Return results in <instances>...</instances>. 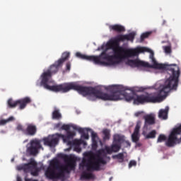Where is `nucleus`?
<instances>
[{
  "label": "nucleus",
  "instance_id": "ddd939ff",
  "mask_svg": "<svg viewBox=\"0 0 181 181\" xmlns=\"http://www.w3.org/2000/svg\"><path fill=\"white\" fill-rule=\"evenodd\" d=\"M27 127L24 131V135L26 136H35L37 134V127L34 124L28 123L26 124Z\"/></svg>",
  "mask_w": 181,
  "mask_h": 181
},
{
  "label": "nucleus",
  "instance_id": "1a4fd4ad",
  "mask_svg": "<svg viewBox=\"0 0 181 181\" xmlns=\"http://www.w3.org/2000/svg\"><path fill=\"white\" fill-rule=\"evenodd\" d=\"M61 134L57 133L52 136H49L47 138H45L43 139L44 141V145H47L48 146H50L51 148H53V146H56V145H58L59 140L60 138Z\"/></svg>",
  "mask_w": 181,
  "mask_h": 181
},
{
  "label": "nucleus",
  "instance_id": "79ce46f5",
  "mask_svg": "<svg viewBox=\"0 0 181 181\" xmlns=\"http://www.w3.org/2000/svg\"><path fill=\"white\" fill-rule=\"evenodd\" d=\"M75 149H78V151H81L80 148H75Z\"/></svg>",
  "mask_w": 181,
  "mask_h": 181
},
{
  "label": "nucleus",
  "instance_id": "dca6fc26",
  "mask_svg": "<svg viewBox=\"0 0 181 181\" xmlns=\"http://www.w3.org/2000/svg\"><path fill=\"white\" fill-rule=\"evenodd\" d=\"M109 29L110 30H113V32H117V33H122V32H125V27L119 24L110 25Z\"/></svg>",
  "mask_w": 181,
  "mask_h": 181
},
{
  "label": "nucleus",
  "instance_id": "393cba45",
  "mask_svg": "<svg viewBox=\"0 0 181 181\" xmlns=\"http://www.w3.org/2000/svg\"><path fill=\"white\" fill-rule=\"evenodd\" d=\"M91 136H92V141H93V146H97V138L98 135L97 133L94 132H91Z\"/></svg>",
  "mask_w": 181,
  "mask_h": 181
},
{
  "label": "nucleus",
  "instance_id": "20e7f679",
  "mask_svg": "<svg viewBox=\"0 0 181 181\" xmlns=\"http://www.w3.org/2000/svg\"><path fill=\"white\" fill-rule=\"evenodd\" d=\"M119 149H121V146L113 142L110 147L105 146V149L98 150L96 156L90 157L87 160H83L80 166L86 168L88 172H99L102 169V165H107V160L104 159L107 153L111 155L112 152H119Z\"/></svg>",
  "mask_w": 181,
  "mask_h": 181
},
{
  "label": "nucleus",
  "instance_id": "37998d69",
  "mask_svg": "<svg viewBox=\"0 0 181 181\" xmlns=\"http://www.w3.org/2000/svg\"><path fill=\"white\" fill-rule=\"evenodd\" d=\"M33 181H37V180H33Z\"/></svg>",
  "mask_w": 181,
  "mask_h": 181
},
{
  "label": "nucleus",
  "instance_id": "a211bd4d",
  "mask_svg": "<svg viewBox=\"0 0 181 181\" xmlns=\"http://www.w3.org/2000/svg\"><path fill=\"white\" fill-rule=\"evenodd\" d=\"M125 141V136L119 134H115L113 137V143L117 144V145H122Z\"/></svg>",
  "mask_w": 181,
  "mask_h": 181
},
{
  "label": "nucleus",
  "instance_id": "b1692460",
  "mask_svg": "<svg viewBox=\"0 0 181 181\" xmlns=\"http://www.w3.org/2000/svg\"><path fill=\"white\" fill-rule=\"evenodd\" d=\"M112 158L114 159H118L119 160V162L120 163H122V162H124V153H119V154L117 155H115V156H113Z\"/></svg>",
  "mask_w": 181,
  "mask_h": 181
},
{
  "label": "nucleus",
  "instance_id": "4468645a",
  "mask_svg": "<svg viewBox=\"0 0 181 181\" xmlns=\"http://www.w3.org/2000/svg\"><path fill=\"white\" fill-rule=\"evenodd\" d=\"M59 136L64 141V142L70 144V139H73V138L76 136V132L68 131L66 132V136L61 134Z\"/></svg>",
  "mask_w": 181,
  "mask_h": 181
},
{
  "label": "nucleus",
  "instance_id": "58836bf2",
  "mask_svg": "<svg viewBox=\"0 0 181 181\" xmlns=\"http://www.w3.org/2000/svg\"><path fill=\"white\" fill-rule=\"evenodd\" d=\"M98 50H104V45H102L101 47H99L98 48Z\"/></svg>",
  "mask_w": 181,
  "mask_h": 181
},
{
  "label": "nucleus",
  "instance_id": "2eb2a0df",
  "mask_svg": "<svg viewBox=\"0 0 181 181\" xmlns=\"http://www.w3.org/2000/svg\"><path fill=\"white\" fill-rule=\"evenodd\" d=\"M169 114V106H166L165 109H160L158 112V118L160 119H168V115Z\"/></svg>",
  "mask_w": 181,
  "mask_h": 181
},
{
  "label": "nucleus",
  "instance_id": "6e6552de",
  "mask_svg": "<svg viewBox=\"0 0 181 181\" xmlns=\"http://www.w3.org/2000/svg\"><path fill=\"white\" fill-rule=\"evenodd\" d=\"M40 140L34 139L30 141V146L27 148V152L32 156H36L39 153V149H42Z\"/></svg>",
  "mask_w": 181,
  "mask_h": 181
},
{
  "label": "nucleus",
  "instance_id": "aec40b11",
  "mask_svg": "<svg viewBox=\"0 0 181 181\" xmlns=\"http://www.w3.org/2000/svg\"><path fill=\"white\" fill-rule=\"evenodd\" d=\"M81 179H85L86 180H90V179H94V175L91 173L83 172L81 175Z\"/></svg>",
  "mask_w": 181,
  "mask_h": 181
},
{
  "label": "nucleus",
  "instance_id": "9d476101",
  "mask_svg": "<svg viewBox=\"0 0 181 181\" xmlns=\"http://www.w3.org/2000/svg\"><path fill=\"white\" fill-rule=\"evenodd\" d=\"M37 166V163L35 160V159L31 158L28 163L23 164L21 165L18 166V170H23L25 173H29L31 170H33Z\"/></svg>",
  "mask_w": 181,
  "mask_h": 181
},
{
  "label": "nucleus",
  "instance_id": "423d86ee",
  "mask_svg": "<svg viewBox=\"0 0 181 181\" xmlns=\"http://www.w3.org/2000/svg\"><path fill=\"white\" fill-rule=\"evenodd\" d=\"M176 144H181V124L172 130L167 142H165V145L168 148H173Z\"/></svg>",
  "mask_w": 181,
  "mask_h": 181
},
{
  "label": "nucleus",
  "instance_id": "412c9836",
  "mask_svg": "<svg viewBox=\"0 0 181 181\" xmlns=\"http://www.w3.org/2000/svg\"><path fill=\"white\" fill-rule=\"evenodd\" d=\"M52 119H62V113H60V110L59 109H55L52 112Z\"/></svg>",
  "mask_w": 181,
  "mask_h": 181
},
{
  "label": "nucleus",
  "instance_id": "5701e85b",
  "mask_svg": "<svg viewBox=\"0 0 181 181\" xmlns=\"http://www.w3.org/2000/svg\"><path fill=\"white\" fill-rule=\"evenodd\" d=\"M11 121H15V117H13V116H11L6 119L0 120V126L5 125L6 124H8V122H11Z\"/></svg>",
  "mask_w": 181,
  "mask_h": 181
},
{
  "label": "nucleus",
  "instance_id": "39448f33",
  "mask_svg": "<svg viewBox=\"0 0 181 181\" xmlns=\"http://www.w3.org/2000/svg\"><path fill=\"white\" fill-rule=\"evenodd\" d=\"M57 156L60 159H63L66 165H62L57 158L52 160L49 167L45 171V176L48 179H57V177L64 176V172H69V168L74 169L76 166V158L63 153H59Z\"/></svg>",
  "mask_w": 181,
  "mask_h": 181
},
{
  "label": "nucleus",
  "instance_id": "2f4dec72",
  "mask_svg": "<svg viewBox=\"0 0 181 181\" xmlns=\"http://www.w3.org/2000/svg\"><path fill=\"white\" fill-rule=\"evenodd\" d=\"M17 131H22L23 134H25V129L23 128V126L21 124H18L16 127Z\"/></svg>",
  "mask_w": 181,
  "mask_h": 181
},
{
  "label": "nucleus",
  "instance_id": "f257e3e1",
  "mask_svg": "<svg viewBox=\"0 0 181 181\" xmlns=\"http://www.w3.org/2000/svg\"><path fill=\"white\" fill-rule=\"evenodd\" d=\"M170 71H171L172 75L165 81L163 85L160 86V90L158 94L146 93V95H136L135 98L134 93L131 92L128 93L125 92V90H127L125 88L116 86L112 90L111 94L105 93L95 88L89 87L86 95H89L88 100L90 101H95L97 98L103 101H118V100H121V95H123L127 103L133 100L134 104L136 105H139V104H147L148 103H160V101H163L168 97V94L170 91H176L179 86L180 69L177 66L176 68H170Z\"/></svg>",
  "mask_w": 181,
  "mask_h": 181
},
{
  "label": "nucleus",
  "instance_id": "f704fd0d",
  "mask_svg": "<svg viewBox=\"0 0 181 181\" xmlns=\"http://www.w3.org/2000/svg\"><path fill=\"white\" fill-rule=\"evenodd\" d=\"M165 53H170L172 52V49L169 46H166L164 49Z\"/></svg>",
  "mask_w": 181,
  "mask_h": 181
},
{
  "label": "nucleus",
  "instance_id": "6ab92c4d",
  "mask_svg": "<svg viewBox=\"0 0 181 181\" xmlns=\"http://www.w3.org/2000/svg\"><path fill=\"white\" fill-rule=\"evenodd\" d=\"M69 57H70V52H63L62 54V57L57 60L59 65L62 64L63 66L64 62L69 60Z\"/></svg>",
  "mask_w": 181,
  "mask_h": 181
},
{
  "label": "nucleus",
  "instance_id": "f8f14e48",
  "mask_svg": "<svg viewBox=\"0 0 181 181\" xmlns=\"http://www.w3.org/2000/svg\"><path fill=\"white\" fill-rule=\"evenodd\" d=\"M143 118L144 119V129H148L149 125H155L156 124V115L153 113L146 115Z\"/></svg>",
  "mask_w": 181,
  "mask_h": 181
},
{
  "label": "nucleus",
  "instance_id": "f03ea898",
  "mask_svg": "<svg viewBox=\"0 0 181 181\" xmlns=\"http://www.w3.org/2000/svg\"><path fill=\"white\" fill-rule=\"evenodd\" d=\"M135 39V33H130L127 35H119L113 41L107 43V47L112 49L113 55H108L105 51L103 52L99 57L100 60L104 59L107 60V63L111 66L118 64L124 59H129V57H135L139 55V53H150L149 58L151 59L153 65L149 63L141 61L139 59H130L128 61L129 66L131 67H149L153 69H158L159 70H165L167 69L168 64H158L155 59V53L152 49L145 47H137L136 48H125L119 46V42H125V40H130L134 42Z\"/></svg>",
  "mask_w": 181,
  "mask_h": 181
},
{
  "label": "nucleus",
  "instance_id": "9b49d317",
  "mask_svg": "<svg viewBox=\"0 0 181 181\" xmlns=\"http://www.w3.org/2000/svg\"><path fill=\"white\" fill-rule=\"evenodd\" d=\"M76 57H78L79 59H83V60H88V62H93L95 64H104V62H102L100 60V57L91 55H85L81 54V52H76Z\"/></svg>",
  "mask_w": 181,
  "mask_h": 181
},
{
  "label": "nucleus",
  "instance_id": "473e14b6",
  "mask_svg": "<svg viewBox=\"0 0 181 181\" xmlns=\"http://www.w3.org/2000/svg\"><path fill=\"white\" fill-rule=\"evenodd\" d=\"M132 166H136V161L132 160H130L129 163V168H132Z\"/></svg>",
  "mask_w": 181,
  "mask_h": 181
},
{
  "label": "nucleus",
  "instance_id": "c9c22d12",
  "mask_svg": "<svg viewBox=\"0 0 181 181\" xmlns=\"http://www.w3.org/2000/svg\"><path fill=\"white\" fill-rule=\"evenodd\" d=\"M74 145H81V140L75 139L73 142Z\"/></svg>",
  "mask_w": 181,
  "mask_h": 181
},
{
  "label": "nucleus",
  "instance_id": "4be33fe9",
  "mask_svg": "<svg viewBox=\"0 0 181 181\" xmlns=\"http://www.w3.org/2000/svg\"><path fill=\"white\" fill-rule=\"evenodd\" d=\"M110 131L108 129H105L103 131V134L104 135L103 136V141H108L110 140V138H111V134H110Z\"/></svg>",
  "mask_w": 181,
  "mask_h": 181
},
{
  "label": "nucleus",
  "instance_id": "cd10ccee",
  "mask_svg": "<svg viewBox=\"0 0 181 181\" xmlns=\"http://www.w3.org/2000/svg\"><path fill=\"white\" fill-rule=\"evenodd\" d=\"M150 35H151L150 32H146V33H144L143 34H141V42H144V40H145V39L149 37Z\"/></svg>",
  "mask_w": 181,
  "mask_h": 181
},
{
  "label": "nucleus",
  "instance_id": "0eeeda50",
  "mask_svg": "<svg viewBox=\"0 0 181 181\" xmlns=\"http://www.w3.org/2000/svg\"><path fill=\"white\" fill-rule=\"evenodd\" d=\"M30 103H32L30 98L25 97L24 98L19 99L16 101H14L12 99H8V105L10 108H15V107H17V105H19V109L23 110L26 107V105H28V104H30Z\"/></svg>",
  "mask_w": 181,
  "mask_h": 181
},
{
  "label": "nucleus",
  "instance_id": "4c0bfd02",
  "mask_svg": "<svg viewBox=\"0 0 181 181\" xmlns=\"http://www.w3.org/2000/svg\"><path fill=\"white\" fill-rule=\"evenodd\" d=\"M141 114H144V112H136L135 113V117H139V115H141Z\"/></svg>",
  "mask_w": 181,
  "mask_h": 181
},
{
  "label": "nucleus",
  "instance_id": "a878e982",
  "mask_svg": "<svg viewBox=\"0 0 181 181\" xmlns=\"http://www.w3.org/2000/svg\"><path fill=\"white\" fill-rule=\"evenodd\" d=\"M83 132L81 133L82 138H84V139H88L89 136H88V131H91L90 129L88 128H84L83 129Z\"/></svg>",
  "mask_w": 181,
  "mask_h": 181
},
{
  "label": "nucleus",
  "instance_id": "c756f323",
  "mask_svg": "<svg viewBox=\"0 0 181 181\" xmlns=\"http://www.w3.org/2000/svg\"><path fill=\"white\" fill-rule=\"evenodd\" d=\"M163 141H166V136L165 134H160L157 139L158 143L163 142Z\"/></svg>",
  "mask_w": 181,
  "mask_h": 181
},
{
  "label": "nucleus",
  "instance_id": "7c9ffc66",
  "mask_svg": "<svg viewBox=\"0 0 181 181\" xmlns=\"http://www.w3.org/2000/svg\"><path fill=\"white\" fill-rule=\"evenodd\" d=\"M73 129H75V131H78L80 133L84 132V128L78 127L76 125L72 126Z\"/></svg>",
  "mask_w": 181,
  "mask_h": 181
},
{
  "label": "nucleus",
  "instance_id": "bb28decb",
  "mask_svg": "<svg viewBox=\"0 0 181 181\" xmlns=\"http://www.w3.org/2000/svg\"><path fill=\"white\" fill-rule=\"evenodd\" d=\"M146 138L147 139H151L156 138V130H152L151 132H149L146 136Z\"/></svg>",
  "mask_w": 181,
  "mask_h": 181
},
{
  "label": "nucleus",
  "instance_id": "ea45409f",
  "mask_svg": "<svg viewBox=\"0 0 181 181\" xmlns=\"http://www.w3.org/2000/svg\"><path fill=\"white\" fill-rule=\"evenodd\" d=\"M17 181H22V178H21V177H17Z\"/></svg>",
  "mask_w": 181,
  "mask_h": 181
},
{
  "label": "nucleus",
  "instance_id": "72a5a7b5",
  "mask_svg": "<svg viewBox=\"0 0 181 181\" xmlns=\"http://www.w3.org/2000/svg\"><path fill=\"white\" fill-rule=\"evenodd\" d=\"M62 129H64V131H66V132H67L68 131L70 130V126L69 124H64L62 127Z\"/></svg>",
  "mask_w": 181,
  "mask_h": 181
},
{
  "label": "nucleus",
  "instance_id": "7ed1b4c3",
  "mask_svg": "<svg viewBox=\"0 0 181 181\" xmlns=\"http://www.w3.org/2000/svg\"><path fill=\"white\" fill-rule=\"evenodd\" d=\"M63 67L62 64L59 65L58 61H56L52 65H51L48 69L43 72L40 76L41 78V86L44 87L46 90H49V91H54V93H69L70 90H74V91H78L79 94L86 97L88 93L90 87L81 86L76 83V82L64 83L59 85L49 86L52 81V76L56 74L59 71V69Z\"/></svg>",
  "mask_w": 181,
  "mask_h": 181
},
{
  "label": "nucleus",
  "instance_id": "a19ab883",
  "mask_svg": "<svg viewBox=\"0 0 181 181\" xmlns=\"http://www.w3.org/2000/svg\"><path fill=\"white\" fill-rule=\"evenodd\" d=\"M25 181H33L32 179H29V178H25Z\"/></svg>",
  "mask_w": 181,
  "mask_h": 181
},
{
  "label": "nucleus",
  "instance_id": "e433bc0d",
  "mask_svg": "<svg viewBox=\"0 0 181 181\" xmlns=\"http://www.w3.org/2000/svg\"><path fill=\"white\" fill-rule=\"evenodd\" d=\"M66 70L70 71V69L71 68V64L70 62H68L66 64Z\"/></svg>",
  "mask_w": 181,
  "mask_h": 181
},
{
  "label": "nucleus",
  "instance_id": "c85d7f7f",
  "mask_svg": "<svg viewBox=\"0 0 181 181\" xmlns=\"http://www.w3.org/2000/svg\"><path fill=\"white\" fill-rule=\"evenodd\" d=\"M32 176H39V168L36 166L33 170L30 171Z\"/></svg>",
  "mask_w": 181,
  "mask_h": 181
},
{
  "label": "nucleus",
  "instance_id": "f3484780",
  "mask_svg": "<svg viewBox=\"0 0 181 181\" xmlns=\"http://www.w3.org/2000/svg\"><path fill=\"white\" fill-rule=\"evenodd\" d=\"M139 129H141V127L139 124H136L134 133L132 134V139L135 144L139 141Z\"/></svg>",
  "mask_w": 181,
  "mask_h": 181
}]
</instances>
